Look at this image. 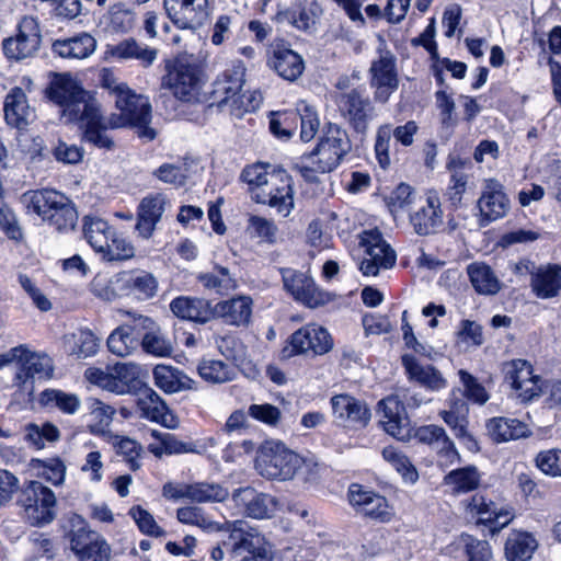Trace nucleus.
Masks as SVG:
<instances>
[{
  "label": "nucleus",
  "mask_w": 561,
  "mask_h": 561,
  "mask_svg": "<svg viewBox=\"0 0 561 561\" xmlns=\"http://www.w3.org/2000/svg\"><path fill=\"white\" fill-rule=\"evenodd\" d=\"M331 407L337 420L355 427H365L371 416L365 402L346 393L333 396Z\"/></svg>",
  "instance_id": "cd10ccee"
},
{
  "label": "nucleus",
  "mask_w": 561,
  "mask_h": 561,
  "mask_svg": "<svg viewBox=\"0 0 561 561\" xmlns=\"http://www.w3.org/2000/svg\"><path fill=\"white\" fill-rule=\"evenodd\" d=\"M245 67L241 61H234L214 83V95L219 99L218 105H228L234 112L239 95L244 83Z\"/></svg>",
  "instance_id": "412c9836"
},
{
  "label": "nucleus",
  "mask_w": 561,
  "mask_h": 561,
  "mask_svg": "<svg viewBox=\"0 0 561 561\" xmlns=\"http://www.w3.org/2000/svg\"><path fill=\"white\" fill-rule=\"evenodd\" d=\"M112 55L122 59H137L144 67H149L157 58V49L138 44L134 38L118 43Z\"/></svg>",
  "instance_id": "09e8293b"
},
{
  "label": "nucleus",
  "mask_w": 561,
  "mask_h": 561,
  "mask_svg": "<svg viewBox=\"0 0 561 561\" xmlns=\"http://www.w3.org/2000/svg\"><path fill=\"white\" fill-rule=\"evenodd\" d=\"M185 171L182 165L163 163L153 171V175L163 183L182 186L187 178Z\"/></svg>",
  "instance_id": "338daca9"
},
{
  "label": "nucleus",
  "mask_w": 561,
  "mask_h": 561,
  "mask_svg": "<svg viewBox=\"0 0 561 561\" xmlns=\"http://www.w3.org/2000/svg\"><path fill=\"white\" fill-rule=\"evenodd\" d=\"M413 231L421 237L435 234L444 225L440 198L434 191L426 193L409 214Z\"/></svg>",
  "instance_id": "2eb2a0df"
},
{
  "label": "nucleus",
  "mask_w": 561,
  "mask_h": 561,
  "mask_svg": "<svg viewBox=\"0 0 561 561\" xmlns=\"http://www.w3.org/2000/svg\"><path fill=\"white\" fill-rule=\"evenodd\" d=\"M252 308V298L239 295L214 305V319H221L226 324L232 327H248L251 322Z\"/></svg>",
  "instance_id": "bb28decb"
},
{
  "label": "nucleus",
  "mask_w": 561,
  "mask_h": 561,
  "mask_svg": "<svg viewBox=\"0 0 561 561\" xmlns=\"http://www.w3.org/2000/svg\"><path fill=\"white\" fill-rule=\"evenodd\" d=\"M467 273L473 288L482 295H495L501 289V282L492 268L484 263L468 265Z\"/></svg>",
  "instance_id": "79ce46f5"
},
{
  "label": "nucleus",
  "mask_w": 561,
  "mask_h": 561,
  "mask_svg": "<svg viewBox=\"0 0 561 561\" xmlns=\"http://www.w3.org/2000/svg\"><path fill=\"white\" fill-rule=\"evenodd\" d=\"M322 15V8L317 1H298L284 11L277 13L278 22L288 23L293 27L305 32L313 33Z\"/></svg>",
  "instance_id": "5701e85b"
},
{
  "label": "nucleus",
  "mask_w": 561,
  "mask_h": 561,
  "mask_svg": "<svg viewBox=\"0 0 561 561\" xmlns=\"http://www.w3.org/2000/svg\"><path fill=\"white\" fill-rule=\"evenodd\" d=\"M47 98L61 108L66 122H77L96 102L70 75H55L46 88Z\"/></svg>",
  "instance_id": "20e7f679"
},
{
  "label": "nucleus",
  "mask_w": 561,
  "mask_h": 561,
  "mask_svg": "<svg viewBox=\"0 0 561 561\" xmlns=\"http://www.w3.org/2000/svg\"><path fill=\"white\" fill-rule=\"evenodd\" d=\"M169 204V199L162 193H153L145 196L137 209L136 230L144 239H149Z\"/></svg>",
  "instance_id": "a878e982"
},
{
  "label": "nucleus",
  "mask_w": 561,
  "mask_h": 561,
  "mask_svg": "<svg viewBox=\"0 0 561 561\" xmlns=\"http://www.w3.org/2000/svg\"><path fill=\"white\" fill-rule=\"evenodd\" d=\"M537 548L536 539L528 533H514L505 542L508 561H528Z\"/></svg>",
  "instance_id": "c03bdc74"
},
{
  "label": "nucleus",
  "mask_w": 561,
  "mask_h": 561,
  "mask_svg": "<svg viewBox=\"0 0 561 561\" xmlns=\"http://www.w3.org/2000/svg\"><path fill=\"white\" fill-rule=\"evenodd\" d=\"M401 359L411 380H415L432 391H438L447 386V380L434 366L421 365L416 358L411 355H403Z\"/></svg>",
  "instance_id": "2f4dec72"
},
{
  "label": "nucleus",
  "mask_w": 561,
  "mask_h": 561,
  "mask_svg": "<svg viewBox=\"0 0 561 561\" xmlns=\"http://www.w3.org/2000/svg\"><path fill=\"white\" fill-rule=\"evenodd\" d=\"M480 473L474 466L451 470L444 478V483L455 493H467L476 490L480 484Z\"/></svg>",
  "instance_id": "8fccbe9b"
},
{
  "label": "nucleus",
  "mask_w": 561,
  "mask_h": 561,
  "mask_svg": "<svg viewBox=\"0 0 561 561\" xmlns=\"http://www.w3.org/2000/svg\"><path fill=\"white\" fill-rule=\"evenodd\" d=\"M341 115L357 134H366L375 117V107L368 96L353 89L339 99Z\"/></svg>",
  "instance_id": "dca6fc26"
},
{
  "label": "nucleus",
  "mask_w": 561,
  "mask_h": 561,
  "mask_svg": "<svg viewBox=\"0 0 561 561\" xmlns=\"http://www.w3.org/2000/svg\"><path fill=\"white\" fill-rule=\"evenodd\" d=\"M503 371L505 380L511 383L512 388L517 387L534 375L531 365L525 359H514L505 363Z\"/></svg>",
  "instance_id": "052dcab7"
},
{
  "label": "nucleus",
  "mask_w": 561,
  "mask_h": 561,
  "mask_svg": "<svg viewBox=\"0 0 561 561\" xmlns=\"http://www.w3.org/2000/svg\"><path fill=\"white\" fill-rule=\"evenodd\" d=\"M530 287L534 294L541 299L559 296L561 293V266L549 264L531 272Z\"/></svg>",
  "instance_id": "c756f323"
},
{
  "label": "nucleus",
  "mask_w": 561,
  "mask_h": 561,
  "mask_svg": "<svg viewBox=\"0 0 561 561\" xmlns=\"http://www.w3.org/2000/svg\"><path fill=\"white\" fill-rule=\"evenodd\" d=\"M123 388H127V393L136 390L140 385L139 373L140 367L135 363H116L108 367Z\"/></svg>",
  "instance_id": "4d7b16f0"
},
{
  "label": "nucleus",
  "mask_w": 561,
  "mask_h": 561,
  "mask_svg": "<svg viewBox=\"0 0 561 561\" xmlns=\"http://www.w3.org/2000/svg\"><path fill=\"white\" fill-rule=\"evenodd\" d=\"M129 515L142 534L153 537H162L165 534L164 530L156 523L153 516L141 506H133L129 510Z\"/></svg>",
  "instance_id": "680f3d73"
},
{
  "label": "nucleus",
  "mask_w": 561,
  "mask_h": 561,
  "mask_svg": "<svg viewBox=\"0 0 561 561\" xmlns=\"http://www.w3.org/2000/svg\"><path fill=\"white\" fill-rule=\"evenodd\" d=\"M268 65L285 80L295 81L305 69L302 57L290 48L277 46L273 49Z\"/></svg>",
  "instance_id": "473e14b6"
},
{
  "label": "nucleus",
  "mask_w": 561,
  "mask_h": 561,
  "mask_svg": "<svg viewBox=\"0 0 561 561\" xmlns=\"http://www.w3.org/2000/svg\"><path fill=\"white\" fill-rule=\"evenodd\" d=\"M186 499L192 502H224L229 496L226 488L218 483L196 482L187 484Z\"/></svg>",
  "instance_id": "3c124183"
},
{
  "label": "nucleus",
  "mask_w": 561,
  "mask_h": 561,
  "mask_svg": "<svg viewBox=\"0 0 561 561\" xmlns=\"http://www.w3.org/2000/svg\"><path fill=\"white\" fill-rule=\"evenodd\" d=\"M98 339L90 330H78L65 336V347L70 355L87 358L96 353Z\"/></svg>",
  "instance_id": "de8ad7c7"
},
{
  "label": "nucleus",
  "mask_w": 561,
  "mask_h": 561,
  "mask_svg": "<svg viewBox=\"0 0 561 561\" xmlns=\"http://www.w3.org/2000/svg\"><path fill=\"white\" fill-rule=\"evenodd\" d=\"M154 385L167 393H174L185 389H193L195 381L176 368L167 365H157L153 368Z\"/></svg>",
  "instance_id": "ea45409f"
},
{
  "label": "nucleus",
  "mask_w": 561,
  "mask_h": 561,
  "mask_svg": "<svg viewBox=\"0 0 561 561\" xmlns=\"http://www.w3.org/2000/svg\"><path fill=\"white\" fill-rule=\"evenodd\" d=\"M163 4L169 19L179 28L196 30L209 16L208 0H164Z\"/></svg>",
  "instance_id": "f3484780"
},
{
  "label": "nucleus",
  "mask_w": 561,
  "mask_h": 561,
  "mask_svg": "<svg viewBox=\"0 0 561 561\" xmlns=\"http://www.w3.org/2000/svg\"><path fill=\"white\" fill-rule=\"evenodd\" d=\"M22 203L28 211L38 215L58 231H67L76 227L78 220L76 208L67 196L55 190L28 191L22 195Z\"/></svg>",
  "instance_id": "f03ea898"
},
{
  "label": "nucleus",
  "mask_w": 561,
  "mask_h": 561,
  "mask_svg": "<svg viewBox=\"0 0 561 561\" xmlns=\"http://www.w3.org/2000/svg\"><path fill=\"white\" fill-rule=\"evenodd\" d=\"M84 238L98 253L108 249V241L114 233L108 224L101 218H84Z\"/></svg>",
  "instance_id": "49530a36"
},
{
  "label": "nucleus",
  "mask_w": 561,
  "mask_h": 561,
  "mask_svg": "<svg viewBox=\"0 0 561 561\" xmlns=\"http://www.w3.org/2000/svg\"><path fill=\"white\" fill-rule=\"evenodd\" d=\"M360 244L365 248L366 253L360 263V271L364 275L376 276L380 268H390L394 265L396 253L382 239L379 231H364Z\"/></svg>",
  "instance_id": "4468645a"
},
{
  "label": "nucleus",
  "mask_w": 561,
  "mask_h": 561,
  "mask_svg": "<svg viewBox=\"0 0 561 561\" xmlns=\"http://www.w3.org/2000/svg\"><path fill=\"white\" fill-rule=\"evenodd\" d=\"M495 503L488 501L481 494H474L466 504V511L472 517L478 518L479 524L486 525L488 522L496 518Z\"/></svg>",
  "instance_id": "6e6d98bb"
},
{
  "label": "nucleus",
  "mask_w": 561,
  "mask_h": 561,
  "mask_svg": "<svg viewBox=\"0 0 561 561\" xmlns=\"http://www.w3.org/2000/svg\"><path fill=\"white\" fill-rule=\"evenodd\" d=\"M139 342V339L135 335V327L130 323H124L110 334L106 343L112 354L126 357L138 348Z\"/></svg>",
  "instance_id": "a19ab883"
},
{
  "label": "nucleus",
  "mask_w": 561,
  "mask_h": 561,
  "mask_svg": "<svg viewBox=\"0 0 561 561\" xmlns=\"http://www.w3.org/2000/svg\"><path fill=\"white\" fill-rule=\"evenodd\" d=\"M197 373L209 383H225L236 377V370L231 366L216 359H202L197 366Z\"/></svg>",
  "instance_id": "603ef678"
},
{
  "label": "nucleus",
  "mask_w": 561,
  "mask_h": 561,
  "mask_svg": "<svg viewBox=\"0 0 561 561\" xmlns=\"http://www.w3.org/2000/svg\"><path fill=\"white\" fill-rule=\"evenodd\" d=\"M115 105L119 113L111 115L110 127H136L140 138L154 139L156 131L148 126L151 121V104L147 96L136 94L128 88L121 91V95L115 99Z\"/></svg>",
  "instance_id": "423d86ee"
},
{
  "label": "nucleus",
  "mask_w": 561,
  "mask_h": 561,
  "mask_svg": "<svg viewBox=\"0 0 561 561\" xmlns=\"http://www.w3.org/2000/svg\"><path fill=\"white\" fill-rule=\"evenodd\" d=\"M236 506L252 518H268L276 508V500L270 494L257 492L251 486L240 488L232 493Z\"/></svg>",
  "instance_id": "b1692460"
},
{
  "label": "nucleus",
  "mask_w": 561,
  "mask_h": 561,
  "mask_svg": "<svg viewBox=\"0 0 561 561\" xmlns=\"http://www.w3.org/2000/svg\"><path fill=\"white\" fill-rule=\"evenodd\" d=\"M486 430L490 437L496 442H508L526 437L530 434L528 426L516 419L493 417L488 421Z\"/></svg>",
  "instance_id": "4c0bfd02"
},
{
  "label": "nucleus",
  "mask_w": 561,
  "mask_h": 561,
  "mask_svg": "<svg viewBox=\"0 0 561 561\" xmlns=\"http://www.w3.org/2000/svg\"><path fill=\"white\" fill-rule=\"evenodd\" d=\"M13 363L19 366L13 379L19 388H24L35 377L45 380L54 377L53 358L45 352L33 351L27 344H20L0 354V368Z\"/></svg>",
  "instance_id": "7ed1b4c3"
},
{
  "label": "nucleus",
  "mask_w": 561,
  "mask_h": 561,
  "mask_svg": "<svg viewBox=\"0 0 561 561\" xmlns=\"http://www.w3.org/2000/svg\"><path fill=\"white\" fill-rule=\"evenodd\" d=\"M178 519L183 524L195 525L207 530H217L221 524L211 522L203 515V511L196 506L181 507L176 512Z\"/></svg>",
  "instance_id": "e2e57ef3"
},
{
  "label": "nucleus",
  "mask_w": 561,
  "mask_h": 561,
  "mask_svg": "<svg viewBox=\"0 0 561 561\" xmlns=\"http://www.w3.org/2000/svg\"><path fill=\"white\" fill-rule=\"evenodd\" d=\"M425 401L421 393L411 389H401L399 393L382 399L378 403V413L381 414L380 423L385 431L397 439H410L412 427L404 404L419 408Z\"/></svg>",
  "instance_id": "39448f33"
},
{
  "label": "nucleus",
  "mask_w": 561,
  "mask_h": 561,
  "mask_svg": "<svg viewBox=\"0 0 561 561\" xmlns=\"http://www.w3.org/2000/svg\"><path fill=\"white\" fill-rule=\"evenodd\" d=\"M60 438V431L50 423H28L25 425V440L37 449L45 447V443H55Z\"/></svg>",
  "instance_id": "864d4df0"
},
{
  "label": "nucleus",
  "mask_w": 561,
  "mask_h": 561,
  "mask_svg": "<svg viewBox=\"0 0 561 561\" xmlns=\"http://www.w3.org/2000/svg\"><path fill=\"white\" fill-rule=\"evenodd\" d=\"M536 466L547 476L561 477V450L540 451L536 457Z\"/></svg>",
  "instance_id": "69168bd1"
},
{
  "label": "nucleus",
  "mask_w": 561,
  "mask_h": 561,
  "mask_svg": "<svg viewBox=\"0 0 561 561\" xmlns=\"http://www.w3.org/2000/svg\"><path fill=\"white\" fill-rule=\"evenodd\" d=\"M196 279L205 290L221 296L234 290L238 286L237 279L230 273L229 268L218 264L214 265L213 270L209 272L199 273Z\"/></svg>",
  "instance_id": "58836bf2"
},
{
  "label": "nucleus",
  "mask_w": 561,
  "mask_h": 561,
  "mask_svg": "<svg viewBox=\"0 0 561 561\" xmlns=\"http://www.w3.org/2000/svg\"><path fill=\"white\" fill-rule=\"evenodd\" d=\"M370 85L376 89L375 99L387 102L389 96L398 89L399 80L396 69V58L390 53L381 54L371 62Z\"/></svg>",
  "instance_id": "aec40b11"
},
{
  "label": "nucleus",
  "mask_w": 561,
  "mask_h": 561,
  "mask_svg": "<svg viewBox=\"0 0 561 561\" xmlns=\"http://www.w3.org/2000/svg\"><path fill=\"white\" fill-rule=\"evenodd\" d=\"M478 208L482 225L500 219L507 214L510 199L499 181L494 179L484 181L482 194L478 199Z\"/></svg>",
  "instance_id": "4be33fe9"
},
{
  "label": "nucleus",
  "mask_w": 561,
  "mask_h": 561,
  "mask_svg": "<svg viewBox=\"0 0 561 561\" xmlns=\"http://www.w3.org/2000/svg\"><path fill=\"white\" fill-rule=\"evenodd\" d=\"M138 408L141 411V415L163 424L167 427H174V416L169 411L164 401L160 396L151 388H146L139 399Z\"/></svg>",
  "instance_id": "c9c22d12"
},
{
  "label": "nucleus",
  "mask_w": 561,
  "mask_h": 561,
  "mask_svg": "<svg viewBox=\"0 0 561 561\" xmlns=\"http://www.w3.org/2000/svg\"><path fill=\"white\" fill-rule=\"evenodd\" d=\"M332 347L333 340L327 329L317 324H307L290 335L288 345L283 350V356L309 353L323 355Z\"/></svg>",
  "instance_id": "ddd939ff"
},
{
  "label": "nucleus",
  "mask_w": 561,
  "mask_h": 561,
  "mask_svg": "<svg viewBox=\"0 0 561 561\" xmlns=\"http://www.w3.org/2000/svg\"><path fill=\"white\" fill-rule=\"evenodd\" d=\"M170 309L175 317L199 324L214 319V306L205 298L180 296L171 301Z\"/></svg>",
  "instance_id": "c85d7f7f"
},
{
  "label": "nucleus",
  "mask_w": 561,
  "mask_h": 561,
  "mask_svg": "<svg viewBox=\"0 0 561 561\" xmlns=\"http://www.w3.org/2000/svg\"><path fill=\"white\" fill-rule=\"evenodd\" d=\"M135 24V14L124 4H114L108 11V27L116 33H127Z\"/></svg>",
  "instance_id": "13d9d810"
},
{
  "label": "nucleus",
  "mask_w": 561,
  "mask_h": 561,
  "mask_svg": "<svg viewBox=\"0 0 561 561\" xmlns=\"http://www.w3.org/2000/svg\"><path fill=\"white\" fill-rule=\"evenodd\" d=\"M304 458L280 442H267L259 451L255 468L267 479L290 480L296 477Z\"/></svg>",
  "instance_id": "6e6552de"
},
{
  "label": "nucleus",
  "mask_w": 561,
  "mask_h": 561,
  "mask_svg": "<svg viewBox=\"0 0 561 561\" xmlns=\"http://www.w3.org/2000/svg\"><path fill=\"white\" fill-rule=\"evenodd\" d=\"M115 283L122 289L128 290L142 299L151 298L158 290L156 277L145 271L123 272L115 276Z\"/></svg>",
  "instance_id": "72a5a7b5"
},
{
  "label": "nucleus",
  "mask_w": 561,
  "mask_h": 561,
  "mask_svg": "<svg viewBox=\"0 0 561 561\" xmlns=\"http://www.w3.org/2000/svg\"><path fill=\"white\" fill-rule=\"evenodd\" d=\"M348 496L350 503L358 514L380 522L390 519L391 513L386 497L364 490L358 484L351 485Z\"/></svg>",
  "instance_id": "393cba45"
},
{
  "label": "nucleus",
  "mask_w": 561,
  "mask_h": 561,
  "mask_svg": "<svg viewBox=\"0 0 561 561\" xmlns=\"http://www.w3.org/2000/svg\"><path fill=\"white\" fill-rule=\"evenodd\" d=\"M139 345L146 354L154 357H170L174 352L173 342L158 325L144 333Z\"/></svg>",
  "instance_id": "a18cd8bd"
},
{
  "label": "nucleus",
  "mask_w": 561,
  "mask_h": 561,
  "mask_svg": "<svg viewBox=\"0 0 561 561\" xmlns=\"http://www.w3.org/2000/svg\"><path fill=\"white\" fill-rule=\"evenodd\" d=\"M248 232L262 242L273 244L276 242L278 229L273 220L260 216H250L248 220Z\"/></svg>",
  "instance_id": "5fc2aeb1"
},
{
  "label": "nucleus",
  "mask_w": 561,
  "mask_h": 561,
  "mask_svg": "<svg viewBox=\"0 0 561 561\" xmlns=\"http://www.w3.org/2000/svg\"><path fill=\"white\" fill-rule=\"evenodd\" d=\"M282 277L285 289L309 308H317L330 300L329 294L320 290L306 273L287 268L282 271Z\"/></svg>",
  "instance_id": "a211bd4d"
},
{
  "label": "nucleus",
  "mask_w": 561,
  "mask_h": 561,
  "mask_svg": "<svg viewBox=\"0 0 561 561\" xmlns=\"http://www.w3.org/2000/svg\"><path fill=\"white\" fill-rule=\"evenodd\" d=\"M218 531L229 533L232 558L239 561H272V553L265 547L264 539L245 522H226Z\"/></svg>",
  "instance_id": "9b49d317"
},
{
  "label": "nucleus",
  "mask_w": 561,
  "mask_h": 561,
  "mask_svg": "<svg viewBox=\"0 0 561 561\" xmlns=\"http://www.w3.org/2000/svg\"><path fill=\"white\" fill-rule=\"evenodd\" d=\"M16 503L32 526L49 524L56 516V496L48 486L39 481L25 483L20 490Z\"/></svg>",
  "instance_id": "1a4fd4ad"
},
{
  "label": "nucleus",
  "mask_w": 561,
  "mask_h": 561,
  "mask_svg": "<svg viewBox=\"0 0 561 561\" xmlns=\"http://www.w3.org/2000/svg\"><path fill=\"white\" fill-rule=\"evenodd\" d=\"M241 179L253 191L252 198L259 204H266L278 214L287 217L294 208L291 179L286 174L270 175L262 164L247 167Z\"/></svg>",
  "instance_id": "f257e3e1"
},
{
  "label": "nucleus",
  "mask_w": 561,
  "mask_h": 561,
  "mask_svg": "<svg viewBox=\"0 0 561 561\" xmlns=\"http://www.w3.org/2000/svg\"><path fill=\"white\" fill-rule=\"evenodd\" d=\"M38 402L44 408H56L65 414H75L81 407V401L77 394L59 389L42 391Z\"/></svg>",
  "instance_id": "37998d69"
},
{
  "label": "nucleus",
  "mask_w": 561,
  "mask_h": 561,
  "mask_svg": "<svg viewBox=\"0 0 561 561\" xmlns=\"http://www.w3.org/2000/svg\"><path fill=\"white\" fill-rule=\"evenodd\" d=\"M458 374L465 388L463 394L467 399L478 404H484L489 400V394L485 388L466 370L461 369Z\"/></svg>",
  "instance_id": "0e129e2a"
},
{
  "label": "nucleus",
  "mask_w": 561,
  "mask_h": 561,
  "mask_svg": "<svg viewBox=\"0 0 561 561\" xmlns=\"http://www.w3.org/2000/svg\"><path fill=\"white\" fill-rule=\"evenodd\" d=\"M84 123L83 139L98 148L112 149L114 141L106 134V126L101 121L98 104L87 111L77 122Z\"/></svg>",
  "instance_id": "e433bc0d"
},
{
  "label": "nucleus",
  "mask_w": 561,
  "mask_h": 561,
  "mask_svg": "<svg viewBox=\"0 0 561 561\" xmlns=\"http://www.w3.org/2000/svg\"><path fill=\"white\" fill-rule=\"evenodd\" d=\"M70 549L78 561H110L112 549L106 540L95 531L83 528L72 533Z\"/></svg>",
  "instance_id": "6ab92c4d"
},
{
  "label": "nucleus",
  "mask_w": 561,
  "mask_h": 561,
  "mask_svg": "<svg viewBox=\"0 0 561 561\" xmlns=\"http://www.w3.org/2000/svg\"><path fill=\"white\" fill-rule=\"evenodd\" d=\"M351 149L352 144L346 130L336 124H329L317 147L304 156V159L318 165L321 174L329 173L340 165Z\"/></svg>",
  "instance_id": "9d476101"
},
{
  "label": "nucleus",
  "mask_w": 561,
  "mask_h": 561,
  "mask_svg": "<svg viewBox=\"0 0 561 561\" xmlns=\"http://www.w3.org/2000/svg\"><path fill=\"white\" fill-rule=\"evenodd\" d=\"M41 42L42 35L37 21L32 16H25L21 20L15 36L3 41L2 50L7 58L21 61L34 57Z\"/></svg>",
  "instance_id": "f8f14e48"
},
{
  "label": "nucleus",
  "mask_w": 561,
  "mask_h": 561,
  "mask_svg": "<svg viewBox=\"0 0 561 561\" xmlns=\"http://www.w3.org/2000/svg\"><path fill=\"white\" fill-rule=\"evenodd\" d=\"M51 48L61 58L85 59L95 50L96 39L91 34L83 32L72 37L56 39Z\"/></svg>",
  "instance_id": "7c9ffc66"
},
{
  "label": "nucleus",
  "mask_w": 561,
  "mask_h": 561,
  "mask_svg": "<svg viewBox=\"0 0 561 561\" xmlns=\"http://www.w3.org/2000/svg\"><path fill=\"white\" fill-rule=\"evenodd\" d=\"M101 254L108 262L125 261L135 255V249L130 242L114 232L108 241V249H104Z\"/></svg>",
  "instance_id": "bf43d9fd"
},
{
  "label": "nucleus",
  "mask_w": 561,
  "mask_h": 561,
  "mask_svg": "<svg viewBox=\"0 0 561 561\" xmlns=\"http://www.w3.org/2000/svg\"><path fill=\"white\" fill-rule=\"evenodd\" d=\"M165 71L162 85L169 88L175 98L185 102L197 99L202 88V70L193 56L181 55L168 60Z\"/></svg>",
  "instance_id": "0eeeda50"
},
{
  "label": "nucleus",
  "mask_w": 561,
  "mask_h": 561,
  "mask_svg": "<svg viewBox=\"0 0 561 561\" xmlns=\"http://www.w3.org/2000/svg\"><path fill=\"white\" fill-rule=\"evenodd\" d=\"M33 111L27 104L26 95L21 88L13 89L4 101V117L9 125L24 128L33 118Z\"/></svg>",
  "instance_id": "f704fd0d"
},
{
  "label": "nucleus",
  "mask_w": 561,
  "mask_h": 561,
  "mask_svg": "<svg viewBox=\"0 0 561 561\" xmlns=\"http://www.w3.org/2000/svg\"><path fill=\"white\" fill-rule=\"evenodd\" d=\"M468 561H493L491 546L486 540H480L471 536L465 538Z\"/></svg>",
  "instance_id": "774afa93"
}]
</instances>
